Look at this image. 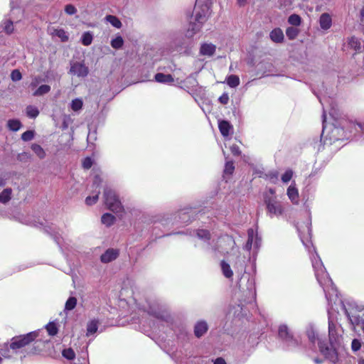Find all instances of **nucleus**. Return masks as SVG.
Listing matches in <instances>:
<instances>
[{"label":"nucleus","mask_w":364,"mask_h":364,"mask_svg":"<svg viewBox=\"0 0 364 364\" xmlns=\"http://www.w3.org/2000/svg\"><path fill=\"white\" fill-rule=\"evenodd\" d=\"M124 41L121 36H117L112 39L111 41V46L115 49H119L123 46Z\"/></svg>","instance_id":"nucleus-34"},{"label":"nucleus","mask_w":364,"mask_h":364,"mask_svg":"<svg viewBox=\"0 0 364 364\" xmlns=\"http://www.w3.org/2000/svg\"><path fill=\"white\" fill-rule=\"evenodd\" d=\"M305 230H301V228L299 227L298 228L299 232H300V237H301V240L302 241V242L305 245H307L306 243H305V240H308V238H311V228H310V226L309 225H306L305 227Z\"/></svg>","instance_id":"nucleus-21"},{"label":"nucleus","mask_w":364,"mask_h":364,"mask_svg":"<svg viewBox=\"0 0 364 364\" xmlns=\"http://www.w3.org/2000/svg\"><path fill=\"white\" fill-rule=\"evenodd\" d=\"M64 10L65 14L70 16L74 15L77 13V9L75 6L70 4L65 5Z\"/></svg>","instance_id":"nucleus-38"},{"label":"nucleus","mask_w":364,"mask_h":364,"mask_svg":"<svg viewBox=\"0 0 364 364\" xmlns=\"http://www.w3.org/2000/svg\"><path fill=\"white\" fill-rule=\"evenodd\" d=\"M269 192L271 195H274L275 194V191L272 188H269Z\"/></svg>","instance_id":"nucleus-64"},{"label":"nucleus","mask_w":364,"mask_h":364,"mask_svg":"<svg viewBox=\"0 0 364 364\" xmlns=\"http://www.w3.org/2000/svg\"><path fill=\"white\" fill-rule=\"evenodd\" d=\"M348 45L355 51H360L361 49V43L359 39L355 36H353L349 39Z\"/></svg>","instance_id":"nucleus-22"},{"label":"nucleus","mask_w":364,"mask_h":364,"mask_svg":"<svg viewBox=\"0 0 364 364\" xmlns=\"http://www.w3.org/2000/svg\"><path fill=\"white\" fill-rule=\"evenodd\" d=\"M76 304L77 299L75 297L71 296L67 300L65 309L67 311L73 310L76 306Z\"/></svg>","instance_id":"nucleus-30"},{"label":"nucleus","mask_w":364,"mask_h":364,"mask_svg":"<svg viewBox=\"0 0 364 364\" xmlns=\"http://www.w3.org/2000/svg\"><path fill=\"white\" fill-rule=\"evenodd\" d=\"M235 166L232 161H227L225 166L224 172L227 174L232 173Z\"/></svg>","instance_id":"nucleus-41"},{"label":"nucleus","mask_w":364,"mask_h":364,"mask_svg":"<svg viewBox=\"0 0 364 364\" xmlns=\"http://www.w3.org/2000/svg\"><path fill=\"white\" fill-rule=\"evenodd\" d=\"M247 234L248 239L245 245V249L250 250L252 245L257 248L259 247L260 245V239L258 237L257 232L253 229H250Z\"/></svg>","instance_id":"nucleus-9"},{"label":"nucleus","mask_w":364,"mask_h":364,"mask_svg":"<svg viewBox=\"0 0 364 364\" xmlns=\"http://www.w3.org/2000/svg\"><path fill=\"white\" fill-rule=\"evenodd\" d=\"M331 25V24H321V28L323 30H327V29L330 28Z\"/></svg>","instance_id":"nucleus-59"},{"label":"nucleus","mask_w":364,"mask_h":364,"mask_svg":"<svg viewBox=\"0 0 364 364\" xmlns=\"http://www.w3.org/2000/svg\"><path fill=\"white\" fill-rule=\"evenodd\" d=\"M70 73L77 77H84L88 75V68L82 63L75 62L71 65Z\"/></svg>","instance_id":"nucleus-8"},{"label":"nucleus","mask_w":364,"mask_h":364,"mask_svg":"<svg viewBox=\"0 0 364 364\" xmlns=\"http://www.w3.org/2000/svg\"><path fill=\"white\" fill-rule=\"evenodd\" d=\"M50 90V87L48 85H41L33 93L35 96H41L48 93Z\"/></svg>","instance_id":"nucleus-29"},{"label":"nucleus","mask_w":364,"mask_h":364,"mask_svg":"<svg viewBox=\"0 0 364 364\" xmlns=\"http://www.w3.org/2000/svg\"><path fill=\"white\" fill-rule=\"evenodd\" d=\"M314 362L316 363V364H320L322 363V360H320V359H318V358H316L314 359Z\"/></svg>","instance_id":"nucleus-63"},{"label":"nucleus","mask_w":364,"mask_h":364,"mask_svg":"<svg viewBox=\"0 0 364 364\" xmlns=\"http://www.w3.org/2000/svg\"><path fill=\"white\" fill-rule=\"evenodd\" d=\"M219 102L223 105H227L229 102V96L227 93H223L219 97Z\"/></svg>","instance_id":"nucleus-52"},{"label":"nucleus","mask_w":364,"mask_h":364,"mask_svg":"<svg viewBox=\"0 0 364 364\" xmlns=\"http://www.w3.org/2000/svg\"><path fill=\"white\" fill-rule=\"evenodd\" d=\"M267 178L272 182L275 183L278 179L279 173L277 171H272L267 173Z\"/></svg>","instance_id":"nucleus-42"},{"label":"nucleus","mask_w":364,"mask_h":364,"mask_svg":"<svg viewBox=\"0 0 364 364\" xmlns=\"http://www.w3.org/2000/svg\"><path fill=\"white\" fill-rule=\"evenodd\" d=\"M287 195L288 196V198L289 200L294 203V204H298L299 203V191L298 189L295 187V184H291L289 186L287 191Z\"/></svg>","instance_id":"nucleus-12"},{"label":"nucleus","mask_w":364,"mask_h":364,"mask_svg":"<svg viewBox=\"0 0 364 364\" xmlns=\"http://www.w3.org/2000/svg\"><path fill=\"white\" fill-rule=\"evenodd\" d=\"M301 17L297 14H291L288 18V23H301Z\"/></svg>","instance_id":"nucleus-47"},{"label":"nucleus","mask_w":364,"mask_h":364,"mask_svg":"<svg viewBox=\"0 0 364 364\" xmlns=\"http://www.w3.org/2000/svg\"><path fill=\"white\" fill-rule=\"evenodd\" d=\"M98 321L92 320L87 323V336L95 333L97 331Z\"/></svg>","instance_id":"nucleus-23"},{"label":"nucleus","mask_w":364,"mask_h":364,"mask_svg":"<svg viewBox=\"0 0 364 364\" xmlns=\"http://www.w3.org/2000/svg\"><path fill=\"white\" fill-rule=\"evenodd\" d=\"M293 176V171L291 170H287L282 176V181L284 183L289 182Z\"/></svg>","instance_id":"nucleus-43"},{"label":"nucleus","mask_w":364,"mask_h":364,"mask_svg":"<svg viewBox=\"0 0 364 364\" xmlns=\"http://www.w3.org/2000/svg\"><path fill=\"white\" fill-rule=\"evenodd\" d=\"M119 255V252L114 249H108L104 254L100 257V260L103 263H109L115 259Z\"/></svg>","instance_id":"nucleus-11"},{"label":"nucleus","mask_w":364,"mask_h":364,"mask_svg":"<svg viewBox=\"0 0 364 364\" xmlns=\"http://www.w3.org/2000/svg\"><path fill=\"white\" fill-rule=\"evenodd\" d=\"M26 114L31 118H36L38 114V109L33 106H28L26 107Z\"/></svg>","instance_id":"nucleus-33"},{"label":"nucleus","mask_w":364,"mask_h":364,"mask_svg":"<svg viewBox=\"0 0 364 364\" xmlns=\"http://www.w3.org/2000/svg\"><path fill=\"white\" fill-rule=\"evenodd\" d=\"M82 105L83 102L82 100L76 98L73 100L71 102V109L75 112H77L82 109Z\"/></svg>","instance_id":"nucleus-31"},{"label":"nucleus","mask_w":364,"mask_h":364,"mask_svg":"<svg viewBox=\"0 0 364 364\" xmlns=\"http://www.w3.org/2000/svg\"><path fill=\"white\" fill-rule=\"evenodd\" d=\"M155 80L161 83H171L173 82V78L171 75L157 73L155 75Z\"/></svg>","instance_id":"nucleus-20"},{"label":"nucleus","mask_w":364,"mask_h":364,"mask_svg":"<svg viewBox=\"0 0 364 364\" xmlns=\"http://www.w3.org/2000/svg\"><path fill=\"white\" fill-rule=\"evenodd\" d=\"M247 0H237V3L240 6L245 5Z\"/></svg>","instance_id":"nucleus-58"},{"label":"nucleus","mask_w":364,"mask_h":364,"mask_svg":"<svg viewBox=\"0 0 364 364\" xmlns=\"http://www.w3.org/2000/svg\"><path fill=\"white\" fill-rule=\"evenodd\" d=\"M36 336L37 334L36 332H31L26 335L14 337L11 340L10 348L13 350L21 348L28 345L31 342L33 341Z\"/></svg>","instance_id":"nucleus-6"},{"label":"nucleus","mask_w":364,"mask_h":364,"mask_svg":"<svg viewBox=\"0 0 364 364\" xmlns=\"http://www.w3.org/2000/svg\"><path fill=\"white\" fill-rule=\"evenodd\" d=\"M361 347L360 342L357 339H353L351 343V348L353 351L358 350Z\"/></svg>","instance_id":"nucleus-50"},{"label":"nucleus","mask_w":364,"mask_h":364,"mask_svg":"<svg viewBox=\"0 0 364 364\" xmlns=\"http://www.w3.org/2000/svg\"><path fill=\"white\" fill-rule=\"evenodd\" d=\"M358 127L360 128V129L364 132V122L363 123H358Z\"/></svg>","instance_id":"nucleus-61"},{"label":"nucleus","mask_w":364,"mask_h":364,"mask_svg":"<svg viewBox=\"0 0 364 364\" xmlns=\"http://www.w3.org/2000/svg\"><path fill=\"white\" fill-rule=\"evenodd\" d=\"M264 203L267 207V213L271 218L279 217L284 213V208L282 203L274 197H264Z\"/></svg>","instance_id":"nucleus-5"},{"label":"nucleus","mask_w":364,"mask_h":364,"mask_svg":"<svg viewBox=\"0 0 364 364\" xmlns=\"http://www.w3.org/2000/svg\"><path fill=\"white\" fill-rule=\"evenodd\" d=\"M214 364H226V363L223 358H218L215 360Z\"/></svg>","instance_id":"nucleus-55"},{"label":"nucleus","mask_w":364,"mask_h":364,"mask_svg":"<svg viewBox=\"0 0 364 364\" xmlns=\"http://www.w3.org/2000/svg\"><path fill=\"white\" fill-rule=\"evenodd\" d=\"M319 23H331V18L328 14H323L319 20Z\"/></svg>","instance_id":"nucleus-46"},{"label":"nucleus","mask_w":364,"mask_h":364,"mask_svg":"<svg viewBox=\"0 0 364 364\" xmlns=\"http://www.w3.org/2000/svg\"><path fill=\"white\" fill-rule=\"evenodd\" d=\"M31 149L40 159H42L45 158L46 152L40 145L37 144H33L31 145Z\"/></svg>","instance_id":"nucleus-25"},{"label":"nucleus","mask_w":364,"mask_h":364,"mask_svg":"<svg viewBox=\"0 0 364 364\" xmlns=\"http://www.w3.org/2000/svg\"><path fill=\"white\" fill-rule=\"evenodd\" d=\"M34 132L32 130H28L25 132H23L21 135V139L24 141H28L33 139L34 137Z\"/></svg>","instance_id":"nucleus-36"},{"label":"nucleus","mask_w":364,"mask_h":364,"mask_svg":"<svg viewBox=\"0 0 364 364\" xmlns=\"http://www.w3.org/2000/svg\"><path fill=\"white\" fill-rule=\"evenodd\" d=\"M29 158V155L26 152H23L22 154H18V159L20 161H23Z\"/></svg>","instance_id":"nucleus-54"},{"label":"nucleus","mask_w":364,"mask_h":364,"mask_svg":"<svg viewBox=\"0 0 364 364\" xmlns=\"http://www.w3.org/2000/svg\"><path fill=\"white\" fill-rule=\"evenodd\" d=\"M230 149L231 152L232 153V154H234V155H239L240 154L239 146L236 144H233V145L230 146Z\"/></svg>","instance_id":"nucleus-53"},{"label":"nucleus","mask_w":364,"mask_h":364,"mask_svg":"<svg viewBox=\"0 0 364 364\" xmlns=\"http://www.w3.org/2000/svg\"><path fill=\"white\" fill-rule=\"evenodd\" d=\"M13 25L14 24H7L6 25V26L5 27V29L7 33H11L13 31V30H14Z\"/></svg>","instance_id":"nucleus-56"},{"label":"nucleus","mask_w":364,"mask_h":364,"mask_svg":"<svg viewBox=\"0 0 364 364\" xmlns=\"http://www.w3.org/2000/svg\"><path fill=\"white\" fill-rule=\"evenodd\" d=\"M213 0H196L193 10L195 20L198 23L206 21L211 14Z\"/></svg>","instance_id":"nucleus-3"},{"label":"nucleus","mask_w":364,"mask_h":364,"mask_svg":"<svg viewBox=\"0 0 364 364\" xmlns=\"http://www.w3.org/2000/svg\"><path fill=\"white\" fill-rule=\"evenodd\" d=\"M227 84L230 87H236L240 84V78L238 76L235 75H231L227 78Z\"/></svg>","instance_id":"nucleus-26"},{"label":"nucleus","mask_w":364,"mask_h":364,"mask_svg":"<svg viewBox=\"0 0 364 364\" xmlns=\"http://www.w3.org/2000/svg\"><path fill=\"white\" fill-rule=\"evenodd\" d=\"M100 183H101L100 178L99 176H95V180H94V184L97 185V186H99Z\"/></svg>","instance_id":"nucleus-57"},{"label":"nucleus","mask_w":364,"mask_h":364,"mask_svg":"<svg viewBox=\"0 0 364 364\" xmlns=\"http://www.w3.org/2000/svg\"><path fill=\"white\" fill-rule=\"evenodd\" d=\"M271 40L274 43H282L284 40V33L280 28L274 29L269 34Z\"/></svg>","instance_id":"nucleus-15"},{"label":"nucleus","mask_w":364,"mask_h":364,"mask_svg":"<svg viewBox=\"0 0 364 364\" xmlns=\"http://www.w3.org/2000/svg\"><path fill=\"white\" fill-rule=\"evenodd\" d=\"M46 329L50 336H55L58 333V328L55 323H50L47 325Z\"/></svg>","instance_id":"nucleus-40"},{"label":"nucleus","mask_w":364,"mask_h":364,"mask_svg":"<svg viewBox=\"0 0 364 364\" xmlns=\"http://www.w3.org/2000/svg\"><path fill=\"white\" fill-rule=\"evenodd\" d=\"M208 328V324L205 321H198L195 326L194 333L196 337L200 338L207 332Z\"/></svg>","instance_id":"nucleus-13"},{"label":"nucleus","mask_w":364,"mask_h":364,"mask_svg":"<svg viewBox=\"0 0 364 364\" xmlns=\"http://www.w3.org/2000/svg\"><path fill=\"white\" fill-rule=\"evenodd\" d=\"M63 356L68 360H72L75 358V352L72 348H67L63 350Z\"/></svg>","instance_id":"nucleus-37"},{"label":"nucleus","mask_w":364,"mask_h":364,"mask_svg":"<svg viewBox=\"0 0 364 364\" xmlns=\"http://www.w3.org/2000/svg\"><path fill=\"white\" fill-rule=\"evenodd\" d=\"M197 235L198 237L203 239V238H206V239H209L210 238V234L209 232L207 231V230H200L197 232Z\"/></svg>","instance_id":"nucleus-49"},{"label":"nucleus","mask_w":364,"mask_h":364,"mask_svg":"<svg viewBox=\"0 0 364 364\" xmlns=\"http://www.w3.org/2000/svg\"><path fill=\"white\" fill-rule=\"evenodd\" d=\"M232 129V126L228 121L223 120L219 122V129L223 136H228Z\"/></svg>","instance_id":"nucleus-16"},{"label":"nucleus","mask_w":364,"mask_h":364,"mask_svg":"<svg viewBox=\"0 0 364 364\" xmlns=\"http://www.w3.org/2000/svg\"><path fill=\"white\" fill-rule=\"evenodd\" d=\"M48 31L52 36H58L62 41H66L68 39L65 32L62 29H55L50 28Z\"/></svg>","instance_id":"nucleus-19"},{"label":"nucleus","mask_w":364,"mask_h":364,"mask_svg":"<svg viewBox=\"0 0 364 364\" xmlns=\"http://www.w3.org/2000/svg\"><path fill=\"white\" fill-rule=\"evenodd\" d=\"M5 185H6V180L2 178H0V186L2 187V186H4Z\"/></svg>","instance_id":"nucleus-60"},{"label":"nucleus","mask_w":364,"mask_h":364,"mask_svg":"<svg viewBox=\"0 0 364 364\" xmlns=\"http://www.w3.org/2000/svg\"><path fill=\"white\" fill-rule=\"evenodd\" d=\"M216 47L212 43H204L201 46L200 53L203 55L211 56L215 52Z\"/></svg>","instance_id":"nucleus-14"},{"label":"nucleus","mask_w":364,"mask_h":364,"mask_svg":"<svg viewBox=\"0 0 364 364\" xmlns=\"http://www.w3.org/2000/svg\"><path fill=\"white\" fill-rule=\"evenodd\" d=\"M8 128L14 132H16L20 129L21 123L17 119H9L7 122Z\"/></svg>","instance_id":"nucleus-24"},{"label":"nucleus","mask_w":364,"mask_h":364,"mask_svg":"<svg viewBox=\"0 0 364 364\" xmlns=\"http://www.w3.org/2000/svg\"><path fill=\"white\" fill-rule=\"evenodd\" d=\"M92 35L89 33H85L82 36V43L84 46H89L92 43Z\"/></svg>","instance_id":"nucleus-35"},{"label":"nucleus","mask_w":364,"mask_h":364,"mask_svg":"<svg viewBox=\"0 0 364 364\" xmlns=\"http://www.w3.org/2000/svg\"><path fill=\"white\" fill-rule=\"evenodd\" d=\"M221 270L223 274L228 279H231L233 276V272L230 268L228 263L225 261H222L220 263Z\"/></svg>","instance_id":"nucleus-18"},{"label":"nucleus","mask_w":364,"mask_h":364,"mask_svg":"<svg viewBox=\"0 0 364 364\" xmlns=\"http://www.w3.org/2000/svg\"><path fill=\"white\" fill-rule=\"evenodd\" d=\"M235 245V240L232 237L224 235L218 239L216 249L223 254H228L233 250Z\"/></svg>","instance_id":"nucleus-7"},{"label":"nucleus","mask_w":364,"mask_h":364,"mask_svg":"<svg viewBox=\"0 0 364 364\" xmlns=\"http://www.w3.org/2000/svg\"><path fill=\"white\" fill-rule=\"evenodd\" d=\"M115 218L114 215L109 213H105L102 216V223L107 226L112 225L114 222Z\"/></svg>","instance_id":"nucleus-28"},{"label":"nucleus","mask_w":364,"mask_h":364,"mask_svg":"<svg viewBox=\"0 0 364 364\" xmlns=\"http://www.w3.org/2000/svg\"><path fill=\"white\" fill-rule=\"evenodd\" d=\"M279 337L287 343H292L293 335L286 325H281L279 328Z\"/></svg>","instance_id":"nucleus-10"},{"label":"nucleus","mask_w":364,"mask_h":364,"mask_svg":"<svg viewBox=\"0 0 364 364\" xmlns=\"http://www.w3.org/2000/svg\"><path fill=\"white\" fill-rule=\"evenodd\" d=\"M287 36L289 39H294L299 33V29L295 26L289 27L286 31Z\"/></svg>","instance_id":"nucleus-32"},{"label":"nucleus","mask_w":364,"mask_h":364,"mask_svg":"<svg viewBox=\"0 0 364 364\" xmlns=\"http://www.w3.org/2000/svg\"><path fill=\"white\" fill-rule=\"evenodd\" d=\"M311 261L316 277L327 296V292H329L331 289L333 290L332 280L326 272L322 261L316 252H315V255L311 257Z\"/></svg>","instance_id":"nucleus-2"},{"label":"nucleus","mask_w":364,"mask_h":364,"mask_svg":"<svg viewBox=\"0 0 364 364\" xmlns=\"http://www.w3.org/2000/svg\"><path fill=\"white\" fill-rule=\"evenodd\" d=\"M105 19L106 23H121L116 16L112 15H107Z\"/></svg>","instance_id":"nucleus-48"},{"label":"nucleus","mask_w":364,"mask_h":364,"mask_svg":"<svg viewBox=\"0 0 364 364\" xmlns=\"http://www.w3.org/2000/svg\"><path fill=\"white\" fill-rule=\"evenodd\" d=\"M92 165V161L90 158H85L82 161V166L85 169H89Z\"/></svg>","instance_id":"nucleus-51"},{"label":"nucleus","mask_w":364,"mask_h":364,"mask_svg":"<svg viewBox=\"0 0 364 364\" xmlns=\"http://www.w3.org/2000/svg\"><path fill=\"white\" fill-rule=\"evenodd\" d=\"M12 189L10 188L4 189L0 193V203L6 204L11 198Z\"/></svg>","instance_id":"nucleus-17"},{"label":"nucleus","mask_w":364,"mask_h":364,"mask_svg":"<svg viewBox=\"0 0 364 364\" xmlns=\"http://www.w3.org/2000/svg\"><path fill=\"white\" fill-rule=\"evenodd\" d=\"M308 337L309 339L312 342L315 343L316 341H318V345L319 346L320 343H323L322 338L320 337L318 333L315 332L313 329H311L308 331Z\"/></svg>","instance_id":"nucleus-27"},{"label":"nucleus","mask_w":364,"mask_h":364,"mask_svg":"<svg viewBox=\"0 0 364 364\" xmlns=\"http://www.w3.org/2000/svg\"><path fill=\"white\" fill-rule=\"evenodd\" d=\"M105 203L107 207L113 212L119 213L122 210V206L118 197L114 191L106 188L104 191Z\"/></svg>","instance_id":"nucleus-4"},{"label":"nucleus","mask_w":364,"mask_h":364,"mask_svg":"<svg viewBox=\"0 0 364 364\" xmlns=\"http://www.w3.org/2000/svg\"><path fill=\"white\" fill-rule=\"evenodd\" d=\"M20 2V0H11L10 6L12 13H14L16 10H17L18 11H21L19 9Z\"/></svg>","instance_id":"nucleus-44"},{"label":"nucleus","mask_w":364,"mask_h":364,"mask_svg":"<svg viewBox=\"0 0 364 364\" xmlns=\"http://www.w3.org/2000/svg\"><path fill=\"white\" fill-rule=\"evenodd\" d=\"M37 83H38V80H37V79H35V80L31 82V86H36Z\"/></svg>","instance_id":"nucleus-62"},{"label":"nucleus","mask_w":364,"mask_h":364,"mask_svg":"<svg viewBox=\"0 0 364 364\" xmlns=\"http://www.w3.org/2000/svg\"><path fill=\"white\" fill-rule=\"evenodd\" d=\"M328 333L330 346L324 343H319V349L321 353L331 363H336L338 361V355L337 352V346L339 343V338L336 335L335 325L329 321L328 323Z\"/></svg>","instance_id":"nucleus-1"},{"label":"nucleus","mask_w":364,"mask_h":364,"mask_svg":"<svg viewBox=\"0 0 364 364\" xmlns=\"http://www.w3.org/2000/svg\"><path fill=\"white\" fill-rule=\"evenodd\" d=\"M100 191H98L94 196H87L85 199V203L88 205H92L97 203L99 197Z\"/></svg>","instance_id":"nucleus-39"},{"label":"nucleus","mask_w":364,"mask_h":364,"mask_svg":"<svg viewBox=\"0 0 364 364\" xmlns=\"http://www.w3.org/2000/svg\"><path fill=\"white\" fill-rule=\"evenodd\" d=\"M11 78L13 81H18L22 78L21 73L18 70H14L11 73Z\"/></svg>","instance_id":"nucleus-45"}]
</instances>
